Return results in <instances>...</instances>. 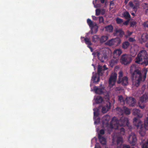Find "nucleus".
Segmentation results:
<instances>
[{"label": "nucleus", "instance_id": "56", "mask_svg": "<svg viewBox=\"0 0 148 148\" xmlns=\"http://www.w3.org/2000/svg\"><path fill=\"white\" fill-rule=\"evenodd\" d=\"M128 0H125V4H127L128 1Z\"/></svg>", "mask_w": 148, "mask_h": 148}, {"label": "nucleus", "instance_id": "36", "mask_svg": "<svg viewBox=\"0 0 148 148\" xmlns=\"http://www.w3.org/2000/svg\"><path fill=\"white\" fill-rule=\"evenodd\" d=\"M142 148H148V140L143 145Z\"/></svg>", "mask_w": 148, "mask_h": 148}, {"label": "nucleus", "instance_id": "39", "mask_svg": "<svg viewBox=\"0 0 148 148\" xmlns=\"http://www.w3.org/2000/svg\"><path fill=\"white\" fill-rule=\"evenodd\" d=\"M122 148H134V147H131L129 145L126 144H123V147Z\"/></svg>", "mask_w": 148, "mask_h": 148}, {"label": "nucleus", "instance_id": "3", "mask_svg": "<svg viewBox=\"0 0 148 148\" xmlns=\"http://www.w3.org/2000/svg\"><path fill=\"white\" fill-rule=\"evenodd\" d=\"M147 74L146 72L144 73V75H140V76L134 77V78H131L133 80V87H137L140 84L141 81H144L146 77Z\"/></svg>", "mask_w": 148, "mask_h": 148}, {"label": "nucleus", "instance_id": "34", "mask_svg": "<svg viewBox=\"0 0 148 148\" xmlns=\"http://www.w3.org/2000/svg\"><path fill=\"white\" fill-rule=\"evenodd\" d=\"M116 21L117 24H120L123 22V20L121 18L118 17L116 18Z\"/></svg>", "mask_w": 148, "mask_h": 148}, {"label": "nucleus", "instance_id": "46", "mask_svg": "<svg viewBox=\"0 0 148 148\" xmlns=\"http://www.w3.org/2000/svg\"><path fill=\"white\" fill-rule=\"evenodd\" d=\"M144 25L145 27H148V22H144Z\"/></svg>", "mask_w": 148, "mask_h": 148}, {"label": "nucleus", "instance_id": "30", "mask_svg": "<svg viewBox=\"0 0 148 148\" xmlns=\"http://www.w3.org/2000/svg\"><path fill=\"white\" fill-rule=\"evenodd\" d=\"M84 38V40L85 42V43L88 46L91 45H92V43H91L90 41V39L89 38Z\"/></svg>", "mask_w": 148, "mask_h": 148}, {"label": "nucleus", "instance_id": "58", "mask_svg": "<svg viewBox=\"0 0 148 148\" xmlns=\"http://www.w3.org/2000/svg\"><path fill=\"white\" fill-rule=\"evenodd\" d=\"M131 14L133 16L135 15V14L134 13L132 12V13Z\"/></svg>", "mask_w": 148, "mask_h": 148}, {"label": "nucleus", "instance_id": "33", "mask_svg": "<svg viewBox=\"0 0 148 148\" xmlns=\"http://www.w3.org/2000/svg\"><path fill=\"white\" fill-rule=\"evenodd\" d=\"M102 71H103V69H102V66L99 65L97 68V73L99 75H100L101 73V72Z\"/></svg>", "mask_w": 148, "mask_h": 148}, {"label": "nucleus", "instance_id": "45", "mask_svg": "<svg viewBox=\"0 0 148 148\" xmlns=\"http://www.w3.org/2000/svg\"><path fill=\"white\" fill-rule=\"evenodd\" d=\"M129 41L130 42H133L135 41V40L132 38L130 37L128 39Z\"/></svg>", "mask_w": 148, "mask_h": 148}, {"label": "nucleus", "instance_id": "19", "mask_svg": "<svg viewBox=\"0 0 148 148\" xmlns=\"http://www.w3.org/2000/svg\"><path fill=\"white\" fill-rule=\"evenodd\" d=\"M130 43L127 41L123 42L122 45V47L124 49H127L130 46Z\"/></svg>", "mask_w": 148, "mask_h": 148}, {"label": "nucleus", "instance_id": "4", "mask_svg": "<svg viewBox=\"0 0 148 148\" xmlns=\"http://www.w3.org/2000/svg\"><path fill=\"white\" fill-rule=\"evenodd\" d=\"M120 60L122 64L124 65H127L131 63L132 58L130 55L123 54L121 56Z\"/></svg>", "mask_w": 148, "mask_h": 148}, {"label": "nucleus", "instance_id": "41", "mask_svg": "<svg viewBox=\"0 0 148 148\" xmlns=\"http://www.w3.org/2000/svg\"><path fill=\"white\" fill-rule=\"evenodd\" d=\"M136 24V22L134 21L131 22L130 23V26L131 27H134Z\"/></svg>", "mask_w": 148, "mask_h": 148}, {"label": "nucleus", "instance_id": "5", "mask_svg": "<svg viewBox=\"0 0 148 148\" xmlns=\"http://www.w3.org/2000/svg\"><path fill=\"white\" fill-rule=\"evenodd\" d=\"M116 109L118 111V114L121 115H123L124 113L126 114L129 115L130 113V110L125 106H123L122 108L117 107L116 108Z\"/></svg>", "mask_w": 148, "mask_h": 148}, {"label": "nucleus", "instance_id": "2", "mask_svg": "<svg viewBox=\"0 0 148 148\" xmlns=\"http://www.w3.org/2000/svg\"><path fill=\"white\" fill-rule=\"evenodd\" d=\"M141 62L144 63L146 65H148V54L145 50L140 51L136 58V63L141 64Z\"/></svg>", "mask_w": 148, "mask_h": 148}, {"label": "nucleus", "instance_id": "50", "mask_svg": "<svg viewBox=\"0 0 148 148\" xmlns=\"http://www.w3.org/2000/svg\"><path fill=\"white\" fill-rule=\"evenodd\" d=\"M103 71H104L108 69V68L106 67V65H103Z\"/></svg>", "mask_w": 148, "mask_h": 148}, {"label": "nucleus", "instance_id": "40", "mask_svg": "<svg viewBox=\"0 0 148 148\" xmlns=\"http://www.w3.org/2000/svg\"><path fill=\"white\" fill-rule=\"evenodd\" d=\"M100 10L99 9H96L95 10L96 14H95L96 16L99 15L100 13Z\"/></svg>", "mask_w": 148, "mask_h": 148}, {"label": "nucleus", "instance_id": "42", "mask_svg": "<svg viewBox=\"0 0 148 148\" xmlns=\"http://www.w3.org/2000/svg\"><path fill=\"white\" fill-rule=\"evenodd\" d=\"M100 54V52L98 51H94L92 53L93 55H96L97 56H99Z\"/></svg>", "mask_w": 148, "mask_h": 148}, {"label": "nucleus", "instance_id": "23", "mask_svg": "<svg viewBox=\"0 0 148 148\" xmlns=\"http://www.w3.org/2000/svg\"><path fill=\"white\" fill-rule=\"evenodd\" d=\"M92 79L94 82H97L100 80V77L99 76L97 77L96 75H93L92 78Z\"/></svg>", "mask_w": 148, "mask_h": 148}, {"label": "nucleus", "instance_id": "60", "mask_svg": "<svg viewBox=\"0 0 148 148\" xmlns=\"http://www.w3.org/2000/svg\"><path fill=\"white\" fill-rule=\"evenodd\" d=\"M96 121H95L94 123H96Z\"/></svg>", "mask_w": 148, "mask_h": 148}, {"label": "nucleus", "instance_id": "54", "mask_svg": "<svg viewBox=\"0 0 148 148\" xmlns=\"http://www.w3.org/2000/svg\"><path fill=\"white\" fill-rule=\"evenodd\" d=\"M144 4L146 7L148 8V3H145Z\"/></svg>", "mask_w": 148, "mask_h": 148}, {"label": "nucleus", "instance_id": "13", "mask_svg": "<svg viewBox=\"0 0 148 148\" xmlns=\"http://www.w3.org/2000/svg\"><path fill=\"white\" fill-rule=\"evenodd\" d=\"M87 23L90 27H96L95 32H96L98 30V27L97 26V24L95 23H93L91 20L89 19L88 18L87 20Z\"/></svg>", "mask_w": 148, "mask_h": 148}, {"label": "nucleus", "instance_id": "1", "mask_svg": "<svg viewBox=\"0 0 148 148\" xmlns=\"http://www.w3.org/2000/svg\"><path fill=\"white\" fill-rule=\"evenodd\" d=\"M121 126H127L130 130L132 128V126L130 125L129 119L127 118L123 117L118 120L116 117H114L110 123V127L115 129H119V135L122 136L125 134V130L123 127H119Z\"/></svg>", "mask_w": 148, "mask_h": 148}, {"label": "nucleus", "instance_id": "52", "mask_svg": "<svg viewBox=\"0 0 148 148\" xmlns=\"http://www.w3.org/2000/svg\"><path fill=\"white\" fill-rule=\"evenodd\" d=\"M92 19L94 20H97V17L96 16H92Z\"/></svg>", "mask_w": 148, "mask_h": 148}, {"label": "nucleus", "instance_id": "38", "mask_svg": "<svg viewBox=\"0 0 148 148\" xmlns=\"http://www.w3.org/2000/svg\"><path fill=\"white\" fill-rule=\"evenodd\" d=\"M99 23H103L104 22V19L103 16H99Z\"/></svg>", "mask_w": 148, "mask_h": 148}, {"label": "nucleus", "instance_id": "47", "mask_svg": "<svg viewBox=\"0 0 148 148\" xmlns=\"http://www.w3.org/2000/svg\"><path fill=\"white\" fill-rule=\"evenodd\" d=\"M119 145H118L117 148H122L123 147V145L122 144H119Z\"/></svg>", "mask_w": 148, "mask_h": 148}, {"label": "nucleus", "instance_id": "51", "mask_svg": "<svg viewBox=\"0 0 148 148\" xmlns=\"http://www.w3.org/2000/svg\"><path fill=\"white\" fill-rule=\"evenodd\" d=\"M88 47L90 49L91 52H93V49L90 46H88Z\"/></svg>", "mask_w": 148, "mask_h": 148}, {"label": "nucleus", "instance_id": "7", "mask_svg": "<svg viewBox=\"0 0 148 148\" xmlns=\"http://www.w3.org/2000/svg\"><path fill=\"white\" fill-rule=\"evenodd\" d=\"M125 102L130 106H134L136 103V100L132 97H127L125 99Z\"/></svg>", "mask_w": 148, "mask_h": 148}, {"label": "nucleus", "instance_id": "12", "mask_svg": "<svg viewBox=\"0 0 148 148\" xmlns=\"http://www.w3.org/2000/svg\"><path fill=\"white\" fill-rule=\"evenodd\" d=\"M111 106V103L110 102H107L105 106L102 107V112L103 113H106L110 109Z\"/></svg>", "mask_w": 148, "mask_h": 148}, {"label": "nucleus", "instance_id": "43", "mask_svg": "<svg viewBox=\"0 0 148 148\" xmlns=\"http://www.w3.org/2000/svg\"><path fill=\"white\" fill-rule=\"evenodd\" d=\"M110 117L108 115H106L103 117V119L104 120H105L106 121H108V119H107V118H109Z\"/></svg>", "mask_w": 148, "mask_h": 148}, {"label": "nucleus", "instance_id": "9", "mask_svg": "<svg viewBox=\"0 0 148 148\" xmlns=\"http://www.w3.org/2000/svg\"><path fill=\"white\" fill-rule=\"evenodd\" d=\"M117 76V74L116 73H114L111 75L109 80V83L110 85H114L116 80Z\"/></svg>", "mask_w": 148, "mask_h": 148}, {"label": "nucleus", "instance_id": "37", "mask_svg": "<svg viewBox=\"0 0 148 148\" xmlns=\"http://www.w3.org/2000/svg\"><path fill=\"white\" fill-rule=\"evenodd\" d=\"M119 75L118 80H120V79H121L122 78L123 73L122 71H120L119 73Z\"/></svg>", "mask_w": 148, "mask_h": 148}, {"label": "nucleus", "instance_id": "44", "mask_svg": "<svg viewBox=\"0 0 148 148\" xmlns=\"http://www.w3.org/2000/svg\"><path fill=\"white\" fill-rule=\"evenodd\" d=\"M105 134V131L103 129H101L99 131V134Z\"/></svg>", "mask_w": 148, "mask_h": 148}, {"label": "nucleus", "instance_id": "53", "mask_svg": "<svg viewBox=\"0 0 148 148\" xmlns=\"http://www.w3.org/2000/svg\"><path fill=\"white\" fill-rule=\"evenodd\" d=\"M121 88H119V87H117V88H116V90H121Z\"/></svg>", "mask_w": 148, "mask_h": 148}, {"label": "nucleus", "instance_id": "25", "mask_svg": "<svg viewBox=\"0 0 148 148\" xmlns=\"http://www.w3.org/2000/svg\"><path fill=\"white\" fill-rule=\"evenodd\" d=\"M118 100L121 104L124 105L125 104V99H124L122 96L120 95L118 96Z\"/></svg>", "mask_w": 148, "mask_h": 148}, {"label": "nucleus", "instance_id": "10", "mask_svg": "<svg viewBox=\"0 0 148 148\" xmlns=\"http://www.w3.org/2000/svg\"><path fill=\"white\" fill-rule=\"evenodd\" d=\"M124 34V32L121 29H115L113 33L114 36H117L120 37H122Z\"/></svg>", "mask_w": 148, "mask_h": 148}, {"label": "nucleus", "instance_id": "49", "mask_svg": "<svg viewBox=\"0 0 148 148\" xmlns=\"http://www.w3.org/2000/svg\"><path fill=\"white\" fill-rule=\"evenodd\" d=\"M128 23V21H125L123 23V24L125 25H127Z\"/></svg>", "mask_w": 148, "mask_h": 148}, {"label": "nucleus", "instance_id": "16", "mask_svg": "<svg viewBox=\"0 0 148 148\" xmlns=\"http://www.w3.org/2000/svg\"><path fill=\"white\" fill-rule=\"evenodd\" d=\"M98 138L99 142L103 145H105L106 144V139L105 138L102 136L101 135L98 134Z\"/></svg>", "mask_w": 148, "mask_h": 148}, {"label": "nucleus", "instance_id": "8", "mask_svg": "<svg viewBox=\"0 0 148 148\" xmlns=\"http://www.w3.org/2000/svg\"><path fill=\"white\" fill-rule=\"evenodd\" d=\"M117 82L118 84H121L123 86H126L128 84V78L127 76H124L118 80Z\"/></svg>", "mask_w": 148, "mask_h": 148}, {"label": "nucleus", "instance_id": "18", "mask_svg": "<svg viewBox=\"0 0 148 148\" xmlns=\"http://www.w3.org/2000/svg\"><path fill=\"white\" fill-rule=\"evenodd\" d=\"M108 38V37L106 35H103L100 38V42L101 43H103L106 41Z\"/></svg>", "mask_w": 148, "mask_h": 148}, {"label": "nucleus", "instance_id": "20", "mask_svg": "<svg viewBox=\"0 0 148 148\" xmlns=\"http://www.w3.org/2000/svg\"><path fill=\"white\" fill-rule=\"evenodd\" d=\"M94 89L95 92L97 94H101L103 93V92L101 88H99L96 86H95L94 88Z\"/></svg>", "mask_w": 148, "mask_h": 148}, {"label": "nucleus", "instance_id": "27", "mask_svg": "<svg viewBox=\"0 0 148 148\" xmlns=\"http://www.w3.org/2000/svg\"><path fill=\"white\" fill-rule=\"evenodd\" d=\"M115 43V40L114 39H112L108 41L106 43V44L109 46H112L114 45Z\"/></svg>", "mask_w": 148, "mask_h": 148}, {"label": "nucleus", "instance_id": "22", "mask_svg": "<svg viewBox=\"0 0 148 148\" xmlns=\"http://www.w3.org/2000/svg\"><path fill=\"white\" fill-rule=\"evenodd\" d=\"M122 52L121 49H119L114 50L113 52V54L114 55H117L119 56L121 55Z\"/></svg>", "mask_w": 148, "mask_h": 148}, {"label": "nucleus", "instance_id": "59", "mask_svg": "<svg viewBox=\"0 0 148 148\" xmlns=\"http://www.w3.org/2000/svg\"><path fill=\"white\" fill-rule=\"evenodd\" d=\"M141 108H144V106H141Z\"/></svg>", "mask_w": 148, "mask_h": 148}, {"label": "nucleus", "instance_id": "15", "mask_svg": "<svg viewBox=\"0 0 148 148\" xmlns=\"http://www.w3.org/2000/svg\"><path fill=\"white\" fill-rule=\"evenodd\" d=\"M105 29L106 31L111 33L113 32L114 28L111 25H110L105 26Z\"/></svg>", "mask_w": 148, "mask_h": 148}, {"label": "nucleus", "instance_id": "14", "mask_svg": "<svg viewBox=\"0 0 148 148\" xmlns=\"http://www.w3.org/2000/svg\"><path fill=\"white\" fill-rule=\"evenodd\" d=\"M133 114L139 117H141L142 116V114L140 113V111L137 109H134L133 110Z\"/></svg>", "mask_w": 148, "mask_h": 148}, {"label": "nucleus", "instance_id": "32", "mask_svg": "<svg viewBox=\"0 0 148 148\" xmlns=\"http://www.w3.org/2000/svg\"><path fill=\"white\" fill-rule=\"evenodd\" d=\"M94 112V118L95 117L99 115V113L98 112V109L96 108H94L93 109Z\"/></svg>", "mask_w": 148, "mask_h": 148}, {"label": "nucleus", "instance_id": "28", "mask_svg": "<svg viewBox=\"0 0 148 148\" xmlns=\"http://www.w3.org/2000/svg\"><path fill=\"white\" fill-rule=\"evenodd\" d=\"M116 142L117 145L119 144H122L123 142V138L122 137L120 136L117 138Z\"/></svg>", "mask_w": 148, "mask_h": 148}, {"label": "nucleus", "instance_id": "24", "mask_svg": "<svg viewBox=\"0 0 148 148\" xmlns=\"http://www.w3.org/2000/svg\"><path fill=\"white\" fill-rule=\"evenodd\" d=\"M100 38L98 35H95L92 37V41L94 42H96L99 40Z\"/></svg>", "mask_w": 148, "mask_h": 148}, {"label": "nucleus", "instance_id": "6", "mask_svg": "<svg viewBox=\"0 0 148 148\" xmlns=\"http://www.w3.org/2000/svg\"><path fill=\"white\" fill-rule=\"evenodd\" d=\"M128 140L129 142L132 145H135L136 144L137 140L135 134L134 133H131L129 136Z\"/></svg>", "mask_w": 148, "mask_h": 148}, {"label": "nucleus", "instance_id": "29", "mask_svg": "<svg viewBox=\"0 0 148 148\" xmlns=\"http://www.w3.org/2000/svg\"><path fill=\"white\" fill-rule=\"evenodd\" d=\"M123 17L125 18L129 19L130 18V15L128 12H125L123 13Z\"/></svg>", "mask_w": 148, "mask_h": 148}, {"label": "nucleus", "instance_id": "35", "mask_svg": "<svg viewBox=\"0 0 148 148\" xmlns=\"http://www.w3.org/2000/svg\"><path fill=\"white\" fill-rule=\"evenodd\" d=\"M98 58L101 62H104V59L103 57L100 54L99 56H97Z\"/></svg>", "mask_w": 148, "mask_h": 148}, {"label": "nucleus", "instance_id": "21", "mask_svg": "<svg viewBox=\"0 0 148 148\" xmlns=\"http://www.w3.org/2000/svg\"><path fill=\"white\" fill-rule=\"evenodd\" d=\"M142 39L143 42H145L148 40V34L146 33L143 34Z\"/></svg>", "mask_w": 148, "mask_h": 148}, {"label": "nucleus", "instance_id": "48", "mask_svg": "<svg viewBox=\"0 0 148 148\" xmlns=\"http://www.w3.org/2000/svg\"><path fill=\"white\" fill-rule=\"evenodd\" d=\"M132 34V32L128 31L127 32V36H130Z\"/></svg>", "mask_w": 148, "mask_h": 148}, {"label": "nucleus", "instance_id": "11", "mask_svg": "<svg viewBox=\"0 0 148 148\" xmlns=\"http://www.w3.org/2000/svg\"><path fill=\"white\" fill-rule=\"evenodd\" d=\"M128 5L132 8L134 10H137L138 8L139 7V4L138 1H135L134 2V3L132 1H130L128 3Z\"/></svg>", "mask_w": 148, "mask_h": 148}, {"label": "nucleus", "instance_id": "26", "mask_svg": "<svg viewBox=\"0 0 148 148\" xmlns=\"http://www.w3.org/2000/svg\"><path fill=\"white\" fill-rule=\"evenodd\" d=\"M103 100L102 97L100 96H97L96 100L95 102L96 104H98L101 103Z\"/></svg>", "mask_w": 148, "mask_h": 148}, {"label": "nucleus", "instance_id": "17", "mask_svg": "<svg viewBox=\"0 0 148 148\" xmlns=\"http://www.w3.org/2000/svg\"><path fill=\"white\" fill-rule=\"evenodd\" d=\"M140 100L143 103L147 102L148 101V95L146 94H144L140 97Z\"/></svg>", "mask_w": 148, "mask_h": 148}, {"label": "nucleus", "instance_id": "55", "mask_svg": "<svg viewBox=\"0 0 148 148\" xmlns=\"http://www.w3.org/2000/svg\"><path fill=\"white\" fill-rule=\"evenodd\" d=\"M105 0H100L101 3H104Z\"/></svg>", "mask_w": 148, "mask_h": 148}, {"label": "nucleus", "instance_id": "57", "mask_svg": "<svg viewBox=\"0 0 148 148\" xmlns=\"http://www.w3.org/2000/svg\"><path fill=\"white\" fill-rule=\"evenodd\" d=\"M146 46L148 48V42L147 43H146Z\"/></svg>", "mask_w": 148, "mask_h": 148}, {"label": "nucleus", "instance_id": "31", "mask_svg": "<svg viewBox=\"0 0 148 148\" xmlns=\"http://www.w3.org/2000/svg\"><path fill=\"white\" fill-rule=\"evenodd\" d=\"M117 62V60L112 59L110 61V64L111 67H112Z\"/></svg>", "mask_w": 148, "mask_h": 148}]
</instances>
